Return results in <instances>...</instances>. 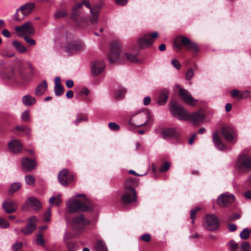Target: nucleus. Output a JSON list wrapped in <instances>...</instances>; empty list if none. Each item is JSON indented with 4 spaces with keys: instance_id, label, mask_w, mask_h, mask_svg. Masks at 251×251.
Wrapping results in <instances>:
<instances>
[{
    "instance_id": "nucleus-1",
    "label": "nucleus",
    "mask_w": 251,
    "mask_h": 251,
    "mask_svg": "<svg viewBox=\"0 0 251 251\" xmlns=\"http://www.w3.org/2000/svg\"><path fill=\"white\" fill-rule=\"evenodd\" d=\"M108 58L109 62L111 63L116 62H123L126 59L131 62H137L138 61L137 57L135 54L122 53L121 44L117 41L111 43Z\"/></svg>"
},
{
    "instance_id": "nucleus-2",
    "label": "nucleus",
    "mask_w": 251,
    "mask_h": 251,
    "mask_svg": "<svg viewBox=\"0 0 251 251\" xmlns=\"http://www.w3.org/2000/svg\"><path fill=\"white\" fill-rule=\"evenodd\" d=\"M138 184V181L136 178L129 177L126 179L123 194L121 198L122 204L128 205L137 201V196L134 188Z\"/></svg>"
},
{
    "instance_id": "nucleus-3",
    "label": "nucleus",
    "mask_w": 251,
    "mask_h": 251,
    "mask_svg": "<svg viewBox=\"0 0 251 251\" xmlns=\"http://www.w3.org/2000/svg\"><path fill=\"white\" fill-rule=\"evenodd\" d=\"M68 212L70 213L77 212L80 211H86L92 210L93 204L86 199L74 200L70 201L67 204Z\"/></svg>"
},
{
    "instance_id": "nucleus-4",
    "label": "nucleus",
    "mask_w": 251,
    "mask_h": 251,
    "mask_svg": "<svg viewBox=\"0 0 251 251\" xmlns=\"http://www.w3.org/2000/svg\"><path fill=\"white\" fill-rule=\"evenodd\" d=\"M28 69H29V73L27 75L25 73V67L23 65L22 62H19L17 66L12 70L13 75L17 78L22 80L26 79L28 76L33 77L34 74V69L31 64L29 61L27 62Z\"/></svg>"
},
{
    "instance_id": "nucleus-5",
    "label": "nucleus",
    "mask_w": 251,
    "mask_h": 251,
    "mask_svg": "<svg viewBox=\"0 0 251 251\" xmlns=\"http://www.w3.org/2000/svg\"><path fill=\"white\" fill-rule=\"evenodd\" d=\"M174 46L178 50H181L184 47L188 50L197 52L199 50L198 45L188 38L183 36L177 37L174 41Z\"/></svg>"
},
{
    "instance_id": "nucleus-6",
    "label": "nucleus",
    "mask_w": 251,
    "mask_h": 251,
    "mask_svg": "<svg viewBox=\"0 0 251 251\" xmlns=\"http://www.w3.org/2000/svg\"><path fill=\"white\" fill-rule=\"evenodd\" d=\"M82 4L78 3L73 7L71 18L81 27H84L89 25L90 21H87L83 16L82 13L79 10L82 7Z\"/></svg>"
},
{
    "instance_id": "nucleus-7",
    "label": "nucleus",
    "mask_w": 251,
    "mask_h": 251,
    "mask_svg": "<svg viewBox=\"0 0 251 251\" xmlns=\"http://www.w3.org/2000/svg\"><path fill=\"white\" fill-rule=\"evenodd\" d=\"M170 109L172 115L180 121H188L190 117V113L176 101L171 102Z\"/></svg>"
},
{
    "instance_id": "nucleus-8",
    "label": "nucleus",
    "mask_w": 251,
    "mask_h": 251,
    "mask_svg": "<svg viewBox=\"0 0 251 251\" xmlns=\"http://www.w3.org/2000/svg\"><path fill=\"white\" fill-rule=\"evenodd\" d=\"M158 37V33L154 32L150 34H145L139 38L137 41L138 46L141 49H145L150 47L154 40Z\"/></svg>"
},
{
    "instance_id": "nucleus-9",
    "label": "nucleus",
    "mask_w": 251,
    "mask_h": 251,
    "mask_svg": "<svg viewBox=\"0 0 251 251\" xmlns=\"http://www.w3.org/2000/svg\"><path fill=\"white\" fill-rule=\"evenodd\" d=\"M204 227L209 231L217 230L219 226V221L217 217L213 214L206 215L203 221Z\"/></svg>"
},
{
    "instance_id": "nucleus-10",
    "label": "nucleus",
    "mask_w": 251,
    "mask_h": 251,
    "mask_svg": "<svg viewBox=\"0 0 251 251\" xmlns=\"http://www.w3.org/2000/svg\"><path fill=\"white\" fill-rule=\"evenodd\" d=\"M15 30L20 37L32 35L34 33V28L30 22H27L22 25L16 26Z\"/></svg>"
},
{
    "instance_id": "nucleus-11",
    "label": "nucleus",
    "mask_w": 251,
    "mask_h": 251,
    "mask_svg": "<svg viewBox=\"0 0 251 251\" xmlns=\"http://www.w3.org/2000/svg\"><path fill=\"white\" fill-rule=\"evenodd\" d=\"M90 223V221L85 219L82 215H79L72 219L71 226L75 230H81Z\"/></svg>"
},
{
    "instance_id": "nucleus-12",
    "label": "nucleus",
    "mask_w": 251,
    "mask_h": 251,
    "mask_svg": "<svg viewBox=\"0 0 251 251\" xmlns=\"http://www.w3.org/2000/svg\"><path fill=\"white\" fill-rule=\"evenodd\" d=\"M220 133L228 142L234 144L236 142V133L232 127L227 126H224L221 129Z\"/></svg>"
},
{
    "instance_id": "nucleus-13",
    "label": "nucleus",
    "mask_w": 251,
    "mask_h": 251,
    "mask_svg": "<svg viewBox=\"0 0 251 251\" xmlns=\"http://www.w3.org/2000/svg\"><path fill=\"white\" fill-rule=\"evenodd\" d=\"M84 49L83 43L80 41L68 42L65 46V51L69 55L75 53Z\"/></svg>"
},
{
    "instance_id": "nucleus-14",
    "label": "nucleus",
    "mask_w": 251,
    "mask_h": 251,
    "mask_svg": "<svg viewBox=\"0 0 251 251\" xmlns=\"http://www.w3.org/2000/svg\"><path fill=\"white\" fill-rule=\"evenodd\" d=\"M59 182L63 186H67L73 181L74 176L69 173L67 169H63L58 175Z\"/></svg>"
},
{
    "instance_id": "nucleus-15",
    "label": "nucleus",
    "mask_w": 251,
    "mask_h": 251,
    "mask_svg": "<svg viewBox=\"0 0 251 251\" xmlns=\"http://www.w3.org/2000/svg\"><path fill=\"white\" fill-rule=\"evenodd\" d=\"M22 169L25 172H31L34 170L37 166L36 159H30L24 157L21 159Z\"/></svg>"
},
{
    "instance_id": "nucleus-16",
    "label": "nucleus",
    "mask_w": 251,
    "mask_h": 251,
    "mask_svg": "<svg viewBox=\"0 0 251 251\" xmlns=\"http://www.w3.org/2000/svg\"><path fill=\"white\" fill-rule=\"evenodd\" d=\"M37 221L36 217L32 216L27 219L28 223L25 228L20 229V232H22L24 235L30 234L33 232L36 228L35 222Z\"/></svg>"
},
{
    "instance_id": "nucleus-17",
    "label": "nucleus",
    "mask_w": 251,
    "mask_h": 251,
    "mask_svg": "<svg viewBox=\"0 0 251 251\" xmlns=\"http://www.w3.org/2000/svg\"><path fill=\"white\" fill-rule=\"evenodd\" d=\"M233 195L221 194L217 199V202L221 207H226L234 201Z\"/></svg>"
},
{
    "instance_id": "nucleus-18",
    "label": "nucleus",
    "mask_w": 251,
    "mask_h": 251,
    "mask_svg": "<svg viewBox=\"0 0 251 251\" xmlns=\"http://www.w3.org/2000/svg\"><path fill=\"white\" fill-rule=\"evenodd\" d=\"M105 65L101 60H96L91 65V75L95 77L100 75L104 70Z\"/></svg>"
},
{
    "instance_id": "nucleus-19",
    "label": "nucleus",
    "mask_w": 251,
    "mask_h": 251,
    "mask_svg": "<svg viewBox=\"0 0 251 251\" xmlns=\"http://www.w3.org/2000/svg\"><path fill=\"white\" fill-rule=\"evenodd\" d=\"M238 164L241 169H250L251 168V156L248 154L241 155L239 157Z\"/></svg>"
},
{
    "instance_id": "nucleus-20",
    "label": "nucleus",
    "mask_w": 251,
    "mask_h": 251,
    "mask_svg": "<svg viewBox=\"0 0 251 251\" xmlns=\"http://www.w3.org/2000/svg\"><path fill=\"white\" fill-rule=\"evenodd\" d=\"M179 95L184 101L189 105H194L195 102L197 101L196 100L193 98L189 92L186 89L180 88L179 90Z\"/></svg>"
},
{
    "instance_id": "nucleus-21",
    "label": "nucleus",
    "mask_w": 251,
    "mask_h": 251,
    "mask_svg": "<svg viewBox=\"0 0 251 251\" xmlns=\"http://www.w3.org/2000/svg\"><path fill=\"white\" fill-rule=\"evenodd\" d=\"M212 140L215 147L219 150L225 151L226 149V147L222 142L217 130L213 132L212 134Z\"/></svg>"
},
{
    "instance_id": "nucleus-22",
    "label": "nucleus",
    "mask_w": 251,
    "mask_h": 251,
    "mask_svg": "<svg viewBox=\"0 0 251 251\" xmlns=\"http://www.w3.org/2000/svg\"><path fill=\"white\" fill-rule=\"evenodd\" d=\"M8 148L11 152L17 153L22 151L23 145L18 140H13L8 143Z\"/></svg>"
},
{
    "instance_id": "nucleus-23",
    "label": "nucleus",
    "mask_w": 251,
    "mask_h": 251,
    "mask_svg": "<svg viewBox=\"0 0 251 251\" xmlns=\"http://www.w3.org/2000/svg\"><path fill=\"white\" fill-rule=\"evenodd\" d=\"M83 4H84L87 8L90 9L91 14V18L90 19V22L92 24H94L96 23L98 19V15L100 12V8L98 7H93L92 8L89 4L86 1H84L83 3H81Z\"/></svg>"
},
{
    "instance_id": "nucleus-24",
    "label": "nucleus",
    "mask_w": 251,
    "mask_h": 251,
    "mask_svg": "<svg viewBox=\"0 0 251 251\" xmlns=\"http://www.w3.org/2000/svg\"><path fill=\"white\" fill-rule=\"evenodd\" d=\"M2 206L5 212L9 214L15 212L17 209L16 203L10 199L5 201L3 202Z\"/></svg>"
},
{
    "instance_id": "nucleus-25",
    "label": "nucleus",
    "mask_w": 251,
    "mask_h": 251,
    "mask_svg": "<svg viewBox=\"0 0 251 251\" xmlns=\"http://www.w3.org/2000/svg\"><path fill=\"white\" fill-rule=\"evenodd\" d=\"M190 117L188 121L192 122L194 124H198L202 122L204 118V115L201 111L190 113Z\"/></svg>"
},
{
    "instance_id": "nucleus-26",
    "label": "nucleus",
    "mask_w": 251,
    "mask_h": 251,
    "mask_svg": "<svg viewBox=\"0 0 251 251\" xmlns=\"http://www.w3.org/2000/svg\"><path fill=\"white\" fill-rule=\"evenodd\" d=\"M26 204L35 211L39 210L42 206L41 202L34 197L28 198L26 202Z\"/></svg>"
},
{
    "instance_id": "nucleus-27",
    "label": "nucleus",
    "mask_w": 251,
    "mask_h": 251,
    "mask_svg": "<svg viewBox=\"0 0 251 251\" xmlns=\"http://www.w3.org/2000/svg\"><path fill=\"white\" fill-rule=\"evenodd\" d=\"M35 7V4L34 3H27L19 7V9H20L22 15H24L25 17L28 15Z\"/></svg>"
},
{
    "instance_id": "nucleus-28",
    "label": "nucleus",
    "mask_w": 251,
    "mask_h": 251,
    "mask_svg": "<svg viewBox=\"0 0 251 251\" xmlns=\"http://www.w3.org/2000/svg\"><path fill=\"white\" fill-rule=\"evenodd\" d=\"M47 87L48 84L46 80H43L37 86L35 92V95L38 97L42 96L46 91Z\"/></svg>"
},
{
    "instance_id": "nucleus-29",
    "label": "nucleus",
    "mask_w": 251,
    "mask_h": 251,
    "mask_svg": "<svg viewBox=\"0 0 251 251\" xmlns=\"http://www.w3.org/2000/svg\"><path fill=\"white\" fill-rule=\"evenodd\" d=\"M136 118L139 120L136 123V126H142L148 122L149 119V115L148 112H144L138 115Z\"/></svg>"
},
{
    "instance_id": "nucleus-30",
    "label": "nucleus",
    "mask_w": 251,
    "mask_h": 251,
    "mask_svg": "<svg viewBox=\"0 0 251 251\" xmlns=\"http://www.w3.org/2000/svg\"><path fill=\"white\" fill-rule=\"evenodd\" d=\"M169 91L166 89H162L160 91L158 100L157 103L159 105H164L168 99Z\"/></svg>"
},
{
    "instance_id": "nucleus-31",
    "label": "nucleus",
    "mask_w": 251,
    "mask_h": 251,
    "mask_svg": "<svg viewBox=\"0 0 251 251\" xmlns=\"http://www.w3.org/2000/svg\"><path fill=\"white\" fill-rule=\"evenodd\" d=\"M161 133L164 139L173 137L176 134V129L174 128H164L161 131Z\"/></svg>"
},
{
    "instance_id": "nucleus-32",
    "label": "nucleus",
    "mask_w": 251,
    "mask_h": 251,
    "mask_svg": "<svg viewBox=\"0 0 251 251\" xmlns=\"http://www.w3.org/2000/svg\"><path fill=\"white\" fill-rule=\"evenodd\" d=\"M22 102L25 106H30L35 103L36 100L34 97L27 95L23 97Z\"/></svg>"
},
{
    "instance_id": "nucleus-33",
    "label": "nucleus",
    "mask_w": 251,
    "mask_h": 251,
    "mask_svg": "<svg viewBox=\"0 0 251 251\" xmlns=\"http://www.w3.org/2000/svg\"><path fill=\"white\" fill-rule=\"evenodd\" d=\"M13 47L20 53H24L27 51V49L24 47L20 42L17 41H13L12 43Z\"/></svg>"
},
{
    "instance_id": "nucleus-34",
    "label": "nucleus",
    "mask_w": 251,
    "mask_h": 251,
    "mask_svg": "<svg viewBox=\"0 0 251 251\" xmlns=\"http://www.w3.org/2000/svg\"><path fill=\"white\" fill-rule=\"evenodd\" d=\"M68 15V11L66 9L62 8L58 9L54 13V16L55 19L64 18Z\"/></svg>"
},
{
    "instance_id": "nucleus-35",
    "label": "nucleus",
    "mask_w": 251,
    "mask_h": 251,
    "mask_svg": "<svg viewBox=\"0 0 251 251\" xmlns=\"http://www.w3.org/2000/svg\"><path fill=\"white\" fill-rule=\"evenodd\" d=\"M96 251H107L106 246L102 240H98L95 246Z\"/></svg>"
},
{
    "instance_id": "nucleus-36",
    "label": "nucleus",
    "mask_w": 251,
    "mask_h": 251,
    "mask_svg": "<svg viewBox=\"0 0 251 251\" xmlns=\"http://www.w3.org/2000/svg\"><path fill=\"white\" fill-rule=\"evenodd\" d=\"M251 233V229L245 228L240 233V237L241 239L246 240L249 238Z\"/></svg>"
},
{
    "instance_id": "nucleus-37",
    "label": "nucleus",
    "mask_w": 251,
    "mask_h": 251,
    "mask_svg": "<svg viewBox=\"0 0 251 251\" xmlns=\"http://www.w3.org/2000/svg\"><path fill=\"white\" fill-rule=\"evenodd\" d=\"M21 187V184L19 182H14L12 183L9 190V193L13 194L14 192L20 189Z\"/></svg>"
},
{
    "instance_id": "nucleus-38",
    "label": "nucleus",
    "mask_w": 251,
    "mask_h": 251,
    "mask_svg": "<svg viewBox=\"0 0 251 251\" xmlns=\"http://www.w3.org/2000/svg\"><path fill=\"white\" fill-rule=\"evenodd\" d=\"M25 181L28 185H33L35 183V178L31 175H28L25 176Z\"/></svg>"
},
{
    "instance_id": "nucleus-39",
    "label": "nucleus",
    "mask_w": 251,
    "mask_h": 251,
    "mask_svg": "<svg viewBox=\"0 0 251 251\" xmlns=\"http://www.w3.org/2000/svg\"><path fill=\"white\" fill-rule=\"evenodd\" d=\"M44 239L42 234H38L36 239V243L37 245H41L42 247L45 248V245L44 244Z\"/></svg>"
},
{
    "instance_id": "nucleus-40",
    "label": "nucleus",
    "mask_w": 251,
    "mask_h": 251,
    "mask_svg": "<svg viewBox=\"0 0 251 251\" xmlns=\"http://www.w3.org/2000/svg\"><path fill=\"white\" fill-rule=\"evenodd\" d=\"M54 90V93L57 96H60L62 95L64 92V88L62 85L55 86Z\"/></svg>"
},
{
    "instance_id": "nucleus-41",
    "label": "nucleus",
    "mask_w": 251,
    "mask_h": 251,
    "mask_svg": "<svg viewBox=\"0 0 251 251\" xmlns=\"http://www.w3.org/2000/svg\"><path fill=\"white\" fill-rule=\"evenodd\" d=\"M67 247L68 251H75L77 248V244L73 242L67 243Z\"/></svg>"
},
{
    "instance_id": "nucleus-42",
    "label": "nucleus",
    "mask_w": 251,
    "mask_h": 251,
    "mask_svg": "<svg viewBox=\"0 0 251 251\" xmlns=\"http://www.w3.org/2000/svg\"><path fill=\"white\" fill-rule=\"evenodd\" d=\"M240 251H251V247L247 242H243L241 245Z\"/></svg>"
},
{
    "instance_id": "nucleus-43",
    "label": "nucleus",
    "mask_w": 251,
    "mask_h": 251,
    "mask_svg": "<svg viewBox=\"0 0 251 251\" xmlns=\"http://www.w3.org/2000/svg\"><path fill=\"white\" fill-rule=\"evenodd\" d=\"M61 202V199L60 198V196H58L57 197H53L50 199L49 200V202L50 203H54V204L58 205H59Z\"/></svg>"
},
{
    "instance_id": "nucleus-44",
    "label": "nucleus",
    "mask_w": 251,
    "mask_h": 251,
    "mask_svg": "<svg viewBox=\"0 0 251 251\" xmlns=\"http://www.w3.org/2000/svg\"><path fill=\"white\" fill-rule=\"evenodd\" d=\"M170 166L171 164L169 162H165L160 167L159 172L161 173L165 172L170 168Z\"/></svg>"
},
{
    "instance_id": "nucleus-45",
    "label": "nucleus",
    "mask_w": 251,
    "mask_h": 251,
    "mask_svg": "<svg viewBox=\"0 0 251 251\" xmlns=\"http://www.w3.org/2000/svg\"><path fill=\"white\" fill-rule=\"evenodd\" d=\"M15 129L22 132H25L26 134L28 133V132L30 131V129L28 128V127L26 126H18L15 127Z\"/></svg>"
},
{
    "instance_id": "nucleus-46",
    "label": "nucleus",
    "mask_w": 251,
    "mask_h": 251,
    "mask_svg": "<svg viewBox=\"0 0 251 251\" xmlns=\"http://www.w3.org/2000/svg\"><path fill=\"white\" fill-rule=\"evenodd\" d=\"M228 244L232 251H236L238 248V244L234 240H231L228 242Z\"/></svg>"
},
{
    "instance_id": "nucleus-47",
    "label": "nucleus",
    "mask_w": 251,
    "mask_h": 251,
    "mask_svg": "<svg viewBox=\"0 0 251 251\" xmlns=\"http://www.w3.org/2000/svg\"><path fill=\"white\" fill-rule=\"evenodd\" d=\"M19 8L16 10V12L13 16V19L16 21H20L23 20L25 17L24 15L20 16L19 15V11H20Z\"/></svg>"
},
{
    "instance_id": "nucleus-48",
    "label": "nucleus",
    "mask_w": 251,
    "mask_h": 251,
    "mask_svg": "<svg viewBox=\"0 0 251 251\" xmlns=\"http://www.w3.org/2000/svg\"><path fill=\"white\" fill-rule=\"evenodd\" d=\"M51 216V208L50 207L44 214V220L46 222L50 221V217Z\"/></svg>"
},
{
    "instance_id": "nucleus-49",
    "label": "nucleus",
    "mask_w": 251,
    "mask_h": 251,
    "mask_svg": "<svg viewBox=\"0 0 251 251\" xmlns=\"http://www.w3.org/2000/svg\"><path fill=\"white\" fill-rule=\"evenodd\" d=\"M194 75V70L192 68H189L186 72L185 77L187 80H190Z\"/></svg>"
},
{
    "instance_id": "nucleus-50",
    "label": "nucleus",
    "mask_w": 251,
    "mask_h": 251,
    "mask_svg": "<svg viewBox=\"0 0 251 251\" xmlns=\"http://www.w3.org/2000/svg\"><path fill=\"white\" fill-rule=\"evenodd\" d=\"M108 126L111 130L114 131H117L120 129L119 126L114 122L109 123Z\"/></svg>"
},
{
    "instance_id": "nucleus-51",
    "label": "nucleus",
    "mask_w": 251,
    "mask_h": 251,
    "mask_svg": "<svg viewBox=\"0 0 251 251\" xmlns=\"http://www.w3.org/2000/svg\"><path fill=\"white\" fill-rule=\"evenodd\" d=\"M250 91L249 90H245L240 91L239 99H244L248 98L250 95Z\"/></svg>"
},
{
    "instance_id": "nucleus-52",
    "label": "nucleus",
    "mask_w": 251,
    "mask_h": 251,
    "mask_svg": "<svg viewBox=\"0 0 251 251\" xmlns=\"http://www.w3.org/2000/svg\"><path fill=\"white\" fill-rule=\"evenodd\" d=\"M23 247V243L21 242H17L12 246V249L14 251L20 250Z\"/></svg>"
},
{
    "instance_id": "nucleus-53",
    "label": "nucleus",
    "mask_w": 251,
    "mask_h": 251,
    "mask_svg": "<svg viewBox=\"0 0 251 251\" xmlns=\"http://www.w3.org/2000/svg\"><path fill=\"white\" fill-rule=\"evenodd\" d=\"M25 42L31 46L36 44V41L30 38L28 36H24L23 37Z\"/></svg>"
},
{
    "instance_id": "nucleus-54",
    "label": "nucleus",
    "mask_w": 251,
    "mask_h": 251,
    "mask_svg": "<svg viewBox=\"0 0 251 251\" xmlns=\"http://www.w3.org/2000/svg\"><path fill=\"white\" fill-rule=\"evenodd\" d=\"M9 226L8 222L5 219L0 218V227L7 228Z\"/></svg>"
},
{
    "instance_id": "nucleus-55",
    "label": "nucleus",
    "mask_w": 251,
    "mask_h": 251,
    "mask_svg": "<svg viewBox=\"0 0 251 251\" xmlns=\"http://www.w3.org/2000/svg\"><path fill=\"white\" fill-rule=\"evenodd\" d=\"M200 209L199 207H196L193 209L191 210L190 215V218L191 219H195L196 218V215L197 213V212Z\"/></svg>"
},
{
    "instance_id": "nucleus-56",
    "label": "nucleus",
    "mask_w": 251,
    "mask_h": 251,
    "mask_svg": "<svg viewBox=\"0 0 251 251\" xmlns=\"http://www.w3.org/2000/svg\"><path fill=\"white\" fill-rule=\"evenodd\" d=\"M241 217L240 214L238 213H234L231 215L228 218V221H234L237 219H239Z\"/></svg>"
},
{
    "instance_id": "nucleus-57",
    "label": "nucleus",
    "mask_w": 251,
    "mask_h": 251,
    "mask_svg": "<svg viewBox=\"0 0 251 251\" xmlns=\"http://www.w3.org/2000/svg\"><path fill=\"white\" fill-rule=\"evenodd\" d=\"M240 91L237 89H234L231 92V96L232 98H237L239 99Z\"/></svg>"
},
{
    "instance_id": "nucleus-58",
    "label": "nucleus",
    "mask_w": 251,
    "mask_h": 251,
    "mask_svg": "<svg viewBox=\"0 0 251 251\" xmlns=\"http://www.w3.org/2000/svg\"><path fill=\"white\" fill-rule=\"evenodd\" d=\"M172 64L174 67H175L177 70L179 69L181 67V65L179 62L176 59H172Z\"/></svg>"
},
{
    "instance_id": "nucleus-59",
    "label": "nucleus",
    "mask_w": 251,
    "mask_h": 251,
    "mask_svg": "<svg viewBox=\"0 0 251 251\" xmlns=\"http://www.w3.org/2000/svg\"><path fill=\"white\" fill-rule=\"evenodd\" d=\"M141 239L144 242H149L151 240V236L149 234H145L141 237Z\"/></svg>"
},
{
    "instance_id": "nucleus-60",
    "label": "nucleus",
    "mask_w": 251,
    "mask_h": 251,
    "mask_svg": "<svg viewBox=\"0 0 251 251\" xmlns=\"http://www.w3.org/2000/svg\"><path fill=\"white\" fill-rule=\"evenodd\" d=\"M126 92V91L125 89H121L120 90H119L118 92V93L116 94L117 98L121 99L123 98L124 97Z\"/></svg>"
},
{
    "instance_id": "nucleus-61",
    "label": "nucleus",
    "mask_w": 251,
    "mask_h": 251,
    "mask_svg": "<svg viewBox=\"0 0 251 251\" xmlns=\"http://www.w3.org/2000/svg\"><path fill=\"white\" fill-rule=\"evenodd\" d=\"M29 112L28 111H24L22 115V120L24 121H27L28 119Z\"/></svg>"
},
{
    "instance_id": "nucleus-62",
    "label": "nucleus",
    "mask_w": 251,
    "mask_h": 251,
    "mask_svg": "<svg viewBox=\"0 0 251 251\" xmlns=\"http://www.w3.org/2000/svg\"><path fill=\"white\" fill-rule=\"evenodd\" d=\"M227 227L229 231H234L237 229V226L236 225L234 224H229L227 225Z\"/></svg>"
},
{
    "instance_id": "nucleus-63",
    "label": "nucleus",
    "mask_w": 251,
    "mask_h": 251,
    "mask_svg": "<svg viewBox=\"0 0 251 251\" xmlns=\"http://www.w3.org/2000/svg\"><path fill=\"white\" fill-rule=\"evenodd\" d=\"M89 93V90L85 87L83 88L81 91L79 92V94L80 95H85V96H87Z\"/></svg>"
},
{
    "instance_id": "nucleus-64",
    "label": "nucleus",
    "mask_w": 251,
    "mask_h": 251,
    "mask_svg": "<svg viewBox=\"0 0 251 251\" xmlns=\"http://www.w3.org/2000/svg\"><path fill=\"white\" fill-rule=\"evenodd\" d=\"M2 34L6 38H9L11 37V34L10 32L7 29H4L2 30Z\"/></svg>"
}]
</instances>
